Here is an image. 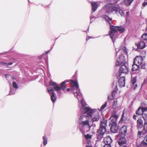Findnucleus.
<instances>
[{
	"label": "nucleus",
	"mask_w": 147,
	"mask_h": 147,
	"mask_svg": "<svg viewBox=\"0 0 147 147\" xmlns=\"http://www.w3.org/2000/svg\"><path fill=\"white\" fill-rule=\"evenodd\" d=\"M82 108L83 111H82V113L83 114L86 113L87 115H83L81 116L79 118V121L82 124V127L84 128L85 126H86L88 130L92 126L90 124L89 118H92L94 111L89 107L85 106H83Z\"/></svg>",
	"instance_id": "f257e3e1"
},
{
	"label": "nucleus",
	"mask_w": 147,
	"mask_h": 147,
	"mask_svg": "<svg viewBox=\"0 0 147 147\" xmlns=\"http://www.w3.org/2000/svg\"><path fill=\"white\" fill-rule=\"evenodd\" d=\"M146 31L147 32V26L146 28Z\"/></svg>",
	"instance_id": "bf43d9fd"
},
{
	"label": "nucleus",
	"mask_w": 147,
	"mask_h": 147,
	"mask_svg": "<svg viewBox=\"0 0 147 147\" xmlns=\"http://www.w3.org/2000/svg\"><path fill=\"white\" fill-rule=\"evenodd\" d=\"M117 90L118 89L117 88V85H116V88H115V90L113 91L111 94L112 95L111 96H108V99H110V100L113 99L114 98V96L115 95V94L117 93Z\"/></svg>",
	"instance_id": "a211bd4d"
},
{
	"label": "nucleus",
	"mask_w": 147,
	"mask_h": 147,
	"mask_svg": "<svg viewBox=\"0 0 147 147\" xmlns=\"http://www.w3.org/2000/svg\"><path fill=\"white\" fill-rule=\"evenodd\" d=\"M127 125H124L119 130V135L125 137L127 134Z\"/></svg>",
	"instance_id": "1a4fd4ad"
},
{
	"label": "nucleus",
	"mask_w": 147,
	"mask_h": 147,
	"mask_svg": "<svg viewBox=\"0 0 147 147\" xmlns=\"http://www.w3.org/2000/svg\"><path fill=\"white\" fill-rule=\"evenodd\" d=\"M125 80L124 76L121 77L118 80L119 85L120 87H124L125 84Z\"/></svg>",
	"instance_id": "f8f14e48"
},
{
	"label": "nucleus",
	"mask_w": 147,
	"mask_h": 147,
	"mask_svg": "<svg viewBox=\"0 0 147 147\" xmlns=\"http://www.w3.org/2000/svg\"><path fill=\"white\" fill-rule=\"evenodd\" d=\"M71 84L73 86L76 88H78V82L75 81L71 80Z\"/></svg>",
	"instance_id": "a878e982"
},
{
	"label": "nucleus",
	"mask_w": 147,
	"mask_h": 147,
	"mask_svg": "<svg viewBox=\"0 0 147 147\" xmlns=\"http://www.w3.org/2000/svg\"><path fill=\"white\" fill-rule=\"evenodd\" d=\"M137 128L138 129L142 128L143 126V121L141 119H138L137 121Z\"/></svg>",
	"instance_id": "2eb2a0df"
},
{
	"label": "nucleus",
	"mask_w": 147,
	"mask_h": 147,
	"mask_svg": "<svg viewBox=\"0 0 147 147\" xmlns=\"http://www.w3.org/2000/svg\"><path fill=\"white\" fill-rule=\"evenodd\" d=\"M89 38H89V36H88L86 38V41H87V40H88V39H89Z\"/></svg>",
	"instance_id": "603ef678"
},
{
	"label": "nucleus",
	"mask_w": 147,
	"mask_h": 147,
	"mask_svg": "<svg viewBox=\"0 0 147 147\" xmlns=\"http://www.w3.org/2000/svg\"><path fill=\"white\" fill-rule=\"evenodd\" d=\"M138 115H134L133 116V119L136 120V117Z\"/></svg>",
	"instance_id": "49530a36"
},
{
	"label": "nucleus",
	"mask_w": 147,
	"mask_h": 147,
	"mask_svg": "<svg viewBox=\"0 0 147 147\" xmlns=\"http://www.w3.org/2000/svg\"><path fill=\"white\" fill-rule=\"evenodd\" d=\"M115 11L117 14H119L122 16L124 15L123 11L119 8L116 7Z\"/></svg>",
	"instance_id": "4be33fe9"
},
{
	"label": "nucleus",
	"mask_w": 147,
	"mask_h": 147,
	"mask_svg": "<svg viewBox=\"0 0 147 147\" xmlns=\"http://www.w3.org/2000/svg\"><path fill=\"white\" fill-rule=\"evenodd\" d=\"M147 5V0H145L142 3V5L144 7H145Z\"/></svg>",
	"instance_id": "ea45409f"
},
{
	"label": "nucleus",
	"mask_w": 147,
	"mask_h": 147,
	"mask_svg": "<svg viewBox=\"0 0 147 147\" xmlns=\"http://www.w3.org/2000/svg\"><path fill=\"white\" fill-rule=\"evenodd\" d=\"M141 110L142 113H146L145 112L147 111V107H141Z\"/></svg>",
	"instance_id": "72a5a7b5"
},
{
	"label": "nucleus",
	"mask_w": 147,
	"mask_h": 147,
	"mask_svg": "<svg viewBox=\"0 0 147 147\" xmlns=\"http://www.w3.org/2000/svg\"><path fill=\"white\" fill-rule=\"evenodd\" d=\"M48 92L51 96V100L53 103H54L56 100L57 98L55 96V94L54 91L52 87L47 89Z\"/></svg>",
	"instance_id": "423d86ee"
},
{
	"label": "nucleus",
	"mask_w": 147,
	"mask_h": 147,
	"mask_svg": "<svg viewBox=\"0 0 147 147\" xmlns=\"http://www.w3.org/2000/svg\"><path fill=\"white\" fill-rule=\"evenodd\" d=\"M78 92H74V95L75 96H77L78 95Z\"/></svg>",
	"instance_id": "de8ad7c7"
},
{
	"label": "nucleus",
	"mask_w": 147,
	"mask_h": 147,
	"mask_svg": "<svg viewBox=\"0 0 147 147\" xmlns=\"http://www.w3.org/2000/svg\"><path fill=\"white\" fill-rule=\"evenodd\" d=\"M134 0H124L125 4L127 6L129 5Z\"/></svg>",
	"instance_id": "cd10ccee"
},
{
	"label": "nucleus",
	"mask_w": 147,
	"mask_h": 147,
	"mask_svg": "<svg viewBox=\"0 0 147 147\" xmlns=\"http://www.w3.org/2000/svg\"><path fill=\"white\" fill-rule=\"evenodd\" d=\"M134 63H136L140 65L142 69H145V64L143 61V57L141 56H136L134 59Z\"/></svg>",
	"instance_id": "7ed1b4c3"
},
{
	"label": "nucleus",
	"mask_w": 147,
	"mask_h": 147,
	"mask_svg": "<svg viewBox=\"0 0 147 147\" xmlns=\"http://www.w3.org/2000/svg\"><path fill=\"white\" fill-rule=\"evenodd\" d=\"M13 64V62H10L8 63H7V65H12Z\"/></svg>",
	"instance_id": "09e8293b"
},
{
	"label": "nucleus",
	"mask_w": 147,
	"mask_h": 147,
	"mask_svg": "<svg viewBox=\"0 0 147 147\" xmlns=\"http://www.w3.org/2000/svg\"><path fill=\"white\" fill-rule=\"evenodd\" d=\"M123 146L122 147H128V146H127L126 145H123V146Z\"/></svg>",
	"instance_id": "5fc2aeb1"
},
{
	"label": "nucleus",
	"mask_w": 147,
	"mask_h": 147,
	"mask_svg": "<svg viewBox=\"0 0 147 147\" xmlns=\"http://www.w3.org/2000/svg\"><path fill=\"white\" fill-rule=\"evenodd\" d=\"M84 136L86 140H88L92 138V135H90L89 134H88L86 135H84Z\"/></svg>",
	"instance_id": "7c9ffc66"
},
{
	"label": "nucleus",
	"mask_w": 147,
	"mask_h": 147,
	"mask_svg": "<svg viewBox=\"0 0 147 147\" xmlns=\"http://www.w3.org/2000/svg\"><path fill=\"white\" fill-rule=\"evenodd\" d=\"M104 147H111V146L110 144H105V145L104 146Z\"/></svg>",
	"instance_id": "c03bdc74"
},
{
	"label": "nucleus",
	"mask_w": 147,
	"mask_h": 147,
	"mask_svg": "<svg viewBox=\"0 0 147 147\" xmlns=\"http://www.w3.org/2000/svg\"><path fill=\"white\" fill-rule=\"evenodd\" d=\"M116 7L112 6H109L107 9V12L108 13H111L115 11Z\"/></svg>",
	"instance_id": "412c9836"
},
{
	"label": "nucleus",
	"mask_w": 147,
	"mask_h": 147,
	"mask_svg": "<svg viewBox=\"0 0 147 147\" xmlns=\"http://www.w3.org/2000/svg\"><path fill=\"white\" fill-rule=\"evenodd\" d=\"M7 74H5V77H7Z\"/></svg>",
	"instance_id": "13d9d810"
},
{
	"label": "nucleus",
	"mask_w": 147,
	"mask_h": 147,
	"mask_svg": "<svg viewBox=\"0 0 147 147\" xmlns=\"http://www.w3.org/2000/svg\"><path fill=\"white\" fill-rule=\"evenodd\" d=\"M117 139L118 143L120 146H122L123 145L125 144L127 142V140L125 138V137L122 136L117 135Z\"/></svg>",
	"instance_id": "20e7f679"
},
{
	"label": "nucleus",
	"mask_w": 147,
	"mask_h": 147,
	"mask_svg": "<svg viewBox=\"0 0 147 147\" xmlns=\"http://www.w3.org/2000/svg\"><path fill=\"white\" fill-rule=\"evenodd\" d=\"M118 107L117 100V99H114L113 100V103L112 105V108L115 109H117Z\"/></svg>",
	"instance_id": "aec40b11"
},
{
	"label": "nucleus",
	"mask_w": 147,
	"mask_h": 147,
	"mask_svg": "<svg viewBox=\"0 0 147 147\" xmlns=\"http://www.w3.org/2000/svg\"><path fill=\"white\" fill-rule=\"evenodd\" d=\"M123 52H124V53L126 54H127V51L126 50V48L125 47H124L123 49Z\"/></svg>",
	"instance_id": "a19ab883"
},
{
	"label": "nucleus",
	"mask_w": 147,
	"mask_h": 147,
	"mask_svg": "<svg viewBox=\"0 0 147 147\" xmlns=\"http://www.w3.org/2000/svg\"><path fill=\"white\" fill-rule=\"evenodd\" d=\"M146 141L147 142V135L146 136Z\"/></svg>",
	"instance_id": "4d7b16f0"
},
{
	"label": "nucleus",
	"mask_w": 147,
	"mask_h": 147,
	"mask_svg": "<svg viewBox=\"0 0 147 147\" xmlns=\"http://www.w3.org/2000/svg\"><path fill=\"white\" fill-rule=\"evenodd\" d=\"M13 86L14 88H18L17 84L15 82H13Z\"/></svg>",
	"instance_id": "58836bf2"
},
{
	"label": "nucleus",
	"mask_w": 147,
	"mask_h": 147,
	"mask_svg": "<svg viewBox=\"0 0 147 147\" xmlns=\"http://www.w3.org/2000/svg\"><path fill=\"white\" fill-rule=\"evenodd\" d=\"M54 88L55 90L57 91H59L61 89L60 87L57 85L55 86Z\"/></svg>",
	"instance_id": "4c0bfd02"
},
{
	"label": "nucleus",
	"mask_w": 147,
	"mask_h": 147,
	"mask_svg": "<svg viewBox=\"0 0 147 147\" xmlns=\"http://www.w3.org/2000/svg\"><path fill=\"white\" fill-rule=\"evenodd\" d=\"M142 132L143 134L147 133V122H144Z\"/></svg>",
	"instance_id": "b1692460"
},
{
	"label": "nucleus",
	"mask_w": 147,
	"mask_h": 147,
	"mask_svg": "<svg viewBox=\"0 0 147 147\" xmlns=\"http://www.w3.org/2000/svg\"><path fill=\"white\" fill-rule=\"evenodd\" d=\"M70 88H68L67 89V91H70Z\"/></svg>",
	"instance_id": "864d4df0"
},
{
	"label": "nucleus",
	"mask_w": 147,
	"mask_h": 147,
	"mask_svg": "<svg viewBox=\"0 0 147 147\" xmlns=\"http://www.w3.org/2000/svg\"><path fill=\"white\" fill-rule=\"evenodd\" d=\"M140 67V66L138 64H136V63H134L132 65V71H135L138 70Z\"/></svg>",
	"instance_id": "5701e85b"
},
{
	"label": "nucleus",
	"mask_w": 147,
	"mask_h": 147,
	"mask_svg": "<svg viewBox=\"0 0 147 147\" xmlns=\"http://www.w3.org/2000/svg\"><path fill=\"white\" fill-rule=\"evenodd\" d=\"M110 124L111 125L110 129L111 131L113 133H116L119 129L117 122H111Z\"/></svg>",
	"instance_id": "6e6552de"
},
{
	"label": "nucleus",
	"mask_w": 147,
	"mask_h": 147,
	"mask_svg": "<svg viewBox=\"0 0 147 147\" xmlns=\"http://www.w3.org/2000/svg\"><path fill=\"white\" fill-rule=\"evenodd\" d=\"M107 121L103 117H102V120H101L100 123V127L99 129L104 131H107L106 127L107 126Z\"/></svg>",
	"instance_id": "39448f33"
},
{
	"label": "nucleus",
	"mask_w": 147,
	"mask_h": 147,
	"mask_svg": "<svg viewBox=\"0 0 147 147\" xmlns=\"http://www.w3.org/2000/svg\"><path fill=\"white\" fill-rule=\"evenodd\" d=\"M87 144H88V145H91V141L90 140H87Z\"/></svg>",
	"instance_id": "79ce46f5"
},
{
	"label": "nucleus",
	"mask_w": 147,
	"mask_h": 147,
	"mask_svg": "<svg viewBox=\"0 0 147 147\" xmlns=\"http://www.w3.org/2000/svg\"><path fill=\"white\" fill-rule=\"evenodd\" d=\"M106 132L98 129L97 131L96 134L97 139L98 140H100L103 137V136Z\"/></svg>",
	"instance_id": "9d476101"
},
{
	"label": "nucleus",
	"mask_w": 147,
	"mask_h": 147,
	"mask_svg": "<svg viewBox=\"0 0 147 147\" xmlns=\"http://www.w3.org/2000/svg\"><path fill=\"white\" fill-rule=\"evenodd\" d=\"M125 114V112L124 111H123L122 115L121 116V119L120 120V121H121V122H123V121L125 120V116L124 115Z\"/></svg>",
	"instance_id": "2f4dec72"
},
{
	"label": "nucleus",
	"mask_w": 147,
	"mask_h": 147,
	"mask_svg": "<svg viewBox=\"0 0 147 147\" xmlns=\"http://www.w3.org/2000/svg\"><path fill=\"white\" fill-rule=\"evenodd\" d=\"M111 114V116L110 117V119L111 120V122H117L119 116L117 114L116 111L114 110L112 112Z\"/></svg>",
	"instance_id": "9b49d317"
},
{
	"label": "nucleus",
	"mask_w": 147,
	"mask_h": 147,
	"mask_svg": "<svg viewBox=\"0 0 147 147\" xmlns=\"http://www.w3.org/2000/svg\"><path fill=\"white\" fill-rule=\"evenodd\" d=\"M142 130L141 131H139L138 133V135H141V134H142L143 135H144L145 134H143L142 133Z\"/></svg>",
	"instance_id": "37998d69"
},
{
	"label": "nucleus",
	"mask_w": 147,
	"mask_h": 147,
	"mask_svg": "<svg viewBox=\"0 0 147 147\" xmlns=\"http://www.w3.org/2000/svg\"><path fill=\"white\" fill-rule=\"evenodd\" d=\"M57 85L56 83L53 82L52 80H51L49 82V85L50 86H56Z\"/></svg>",
	"instance_id": "473e14b6"
},
{
	"label": "nucleus",
	"mask_w": 147,
	"mask_h": 147,
	"mask_svg": "<svg viewBox=\"0 0 147 147\" xmlns=\"http://www.w3.org/2000/svg\"><path fill=\"white\" fill-rule=\"evenodd\" d=\"M136 77L133 78L131 80V83L132 84V86L134 87L133 89L135 90L137 87V84H135L136 83Z\"/></svg>",
	"instance_id": "6ab92c4d"
},
{
	"label": "nucleus",
	"mask_w": 147,
	"mask_h": 147,
	"mask_svg": "<svg viewBox=\"0 0 147 147\" xmlns=\"http://www.w3.org/2000/svg\"><path fill=\"white\" fill-rule=\"evenodd\" d=\"M142 115L145 122L147 121V114L146 113H142Z\"/></svg>",
	"instance_id": "c85d7f7f"
},
{
	"label": "nucleus",
	"mask_w": 147,
	"mask_h": 147,
	"mask_svg": "<svg viewBox=\"0 0 147 147\" xmlns=\"http://www.w3.org/2000/svg\"><path fill=\"white\" fill-rule=\"evenodd\" d=\"M103 16L109 24L110 30L109 32V35L114 42L113 39L115 34H117L118 31H119L120 33L123 32L125 31V28L122 26H114L112 25V18H110L107 15H104Z\"/></svg>",
	"instance_id": "f03ea898"
},
{
	"label": "nucleus",
	"mask_w": 147,
	"mask_h": 147,
	"mask_svg": "<svg viewBox=\"0 0 147 147\" xmlns=\"http://www.w3.org/2000/svg\"><path fill=\"white\" fill-rule=\"evenodd\" d=\"M142 39L144 40H147V34H144L142 36Z\"/></svg>",
	"instance_id": "f704fd0d"
},
{
	"label": "nucleus",
	"mask_w": 147,
	"mask_h": 147,
	"mask_svg": "<svg viewBox=\"0 0 147 147\" xmlns=\"http://www.w3.org/2000/svg\"><path fill=\"white\" fill-rule=\"evenodd\" d=\"M60 88L61 89L63 90L66 88V82L65 81H63L61 83Z\"/></svg>",
	"instance_id": "bb28decb"
},
{
	"label": "nucleus",
	"mask_w": 147,
	"mask_h": 147,
	"mask_svg": "<svg viewBox=\"0 0 147 147\" xmlns=\"http://www.w3.org/2000/svg\"><path fill=\"white\" fill-rule=\"evenodd\" d=\"M128 68L124 63L121 65L119 69V75L121 77V74H127L128 72Z\"/></svg>",
	"instance_id": "0eeeda50"
},
{
	"label": "nucleus",
	"mask_w": 147,
	"mask_h": 147,
	"mask_svg": "<svg viewBox=\"0 0 147 147\" xmlns=\"http://www.w3.org/2000/svg\"><path fill=\"white\" fill-rule=\"evenodd\" d=\"M142 145L144 146H147V143L145 142H143L142 143Z\"/></svg>",
	"instance_id": "a18cd8bd"
},
{
	"label": "nucleus",
	"mask_w": 147,
	"mask_h": 147,
	"mask_svg": "<svg viewBox=\"0 0 147 147\" xmlns=\"http://www.w3.org/2000/svg\"><path fill=\"white\" fill-rule=\"evenodd\" d=\"M86 147H92V145H86Z\"/></svg>",
	"instance_id": "3c124183"
},
{
	"label": "nucleus",
	"mask_w": 147,
	"mask_h": 147,
	"mask_svg": "<svg viewBox=\"0 0 147 147\" xmlns=\"http://www.w3.org/2000/svg\"><path fill=\"white\" fill-rule=\"evenodd\" d=\"M100 117V116L99 114L97 113L92 118V121H97L98 120Z\"/></svg>",
	"instance_id": "393cba45"
},
{
	"label": "nucleus",
	"mask_w": 147,
	"mask_h": 147,
	"mask_svg": "<svg viewBox=\"0 0 147 147\" xmlns=\"http://www.w3.org/2000/svg\"><path fill=\"white\" fill-rule=\"evenodd\" d=\"M42 138L43 140V144L44 145H45L47 144V140L45 136H43Z\"/></svg>",
	"instance_id": "c9c22d12"
},
{
	"label": "nucleus",
	"mask_w": 147,
	"mask_h": 147,
	"mask_svg": "<svg viewBox=\"0 0 147 147\" xmlns=\"http://www.w3.org/2000/svg\"><path fill=\"white\" fill-rule=\"evenodd\" d=\"M0 64H3L4 65L6 64L7 65V63H4V62H0Z\"/></svg>",
	"instance_id": "8fccbe9b"
},
{
	"label": "nucleus",
	"mask_w": 147,
	"mask_h": 147,
	"mask_svg": "<svg viewBox=\"0 0 147 147\" xmlns=\"http://www.w3.org/2000/svg\"><path fill=\"white\" fill-rule=\"evenodd\" d=\"M125 63V62L123 60H121V57H119L117 59L116 62V65L117 66H119L120 65H122Z\"/></svg>",
	"instance_id": "dca6fc26"
},
{
	"label": "nucleus",
	"mask_w": 147,
	"mask_h": 147,
	"mask_svg": "<svg viewBox=\"0 0 147 147\" xmlns=\"http://www.w3.org/2000/svg\"><path fill=\"white\" fill-rule=\"evenodd\" d=\"M107 105V102H105V104L102 105L101 107V110H103L106 107Z\"/></svg>",
	"instance_id": "e433bc0d"
},
{
	"label": "nucleus",
	"mask_w": 147,
	"mask_h": 147,
	"mask_svg": "<svg viewBox=\"0 0 147 147\" xmlns=\"http://www.w3.org/2000/svg\"><path fill=\"white\" fill-rule=\"evenodd\" d=\"M91 5L92 7V10L93 12H94L98 8V4L97 3L93 2L91 3Z\"/></svg>",
	"instance_id": "f3484780"
},
{
	"label": "nucleus",
	"mask_w": 147,
	"mask_h": 147,
	"mask_svg": "<svg viewBox=\"0 0 147 147\" xmlns=\"http://www.w3.org/2000/svg\"><path fill=\"white\" fill-rule=\"evenodd\" d=\"M126 14L127 15H129V11H127V12H126Z\"/></svg>",
	"instance_id": "6e6d98bb"
},
{
	"label": "nucleus",
	"mask_w": 147,
	"mask_h": 147,
	"mask_svg": "<svg viewBox=\"0 0 147 147\" xmlns=\"http://www.w3.org/2000/svg\"><path fill=\"white\" fill-rule=\"evenodd\" d=\"M141 109V107H140L138 109L137 111H136V113L138 115H142V112L140 111Z\"/></svg>",
	"instance_id": "c756f323"
},
{
	"label": "nucleus",
	"mask_w": 147,
	"mask_h": 147,
	"mask_svg": "<svg viewBox=\"0 0 147 147\" xmlns=\"http://www.w3.org/2000/svg\"><path fill=\"white\" fill-rule=\"evenodd\" d=\"M103 141L105 144H111L112 142V140L109 136H107L104 138Z\"/></svg>",
	"instance_id": "ddd939ff"
},
{
	"label": "nucleus",
	"mask_w": 147,
	"mask_h": 147,
	"mask_svg": "<svg viewBox=\"0 0 147 147\" xmlns=\"http://www.w3.org/2000/svg\"><path fill=\"white\" fill-rule=\"evenodd\" d=\"M136 45L138 48L142 49H143L146 46L144 42L142 41H140L137 45L136 44Z\"/></svg>",
	"instance_id": "4468645a"
}]
</instances>
